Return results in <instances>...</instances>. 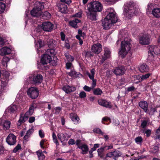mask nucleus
<instances>
[{
	"label": "nucleus",
	"mask_w": 160,
	"mask_h": 160,
	"mask_svg": "<svg viewBox=\"0 0 160 160\" xmlns=\"http://www.w3.org/2000/svg\"><path fill=\"white\" fill-rule=\"evenodd\" d=\"M124 40L121 42V49L119 54L122 58H124L130 50L132 44L130 42L131 39L127 37H124Z\"/></svg>",
	"instance_id": "obj_1"
},
{
	"label": "nucleus",
	"mask_w": 160,
	"mask_h": 160,
	"mask_svg": "<svg viewBox=\"0 0 160 160\" xmlns=\"http://www.w3.org/2000/svg\"><path fill=\"white\" fill-rule=\"evenodd\" d=\"M136 13V10L132 3H130L125 4L123 13L125 17L130 18L132 16L134 15Z\"/></svg>",
	"instance_id": "obj_2"
},
{
	"label": "nucleus",
	"mask_w": 160,
	"mask_h": 160,
	"mask_svg": "<svg viewBox=\"0 0 160 160\" xmlns=\"http://www.w3.org/2000/svg\"><path fill=\"white\" fill-rule=\"evenodd\" d=\"M102 9V4L98 1H93L89 3L88 5V12H100Z\"/></svg>",
	"instance_id": "obj_3"
},
{
	"label": "nucleus",
	"mask_w": 160,
	"mask_h": 160,
	"mask_svg": "<svg viewBox=\"0 0 160 160\" xmlns=\"http://www.w3.org/2000/svg\"><path fill=\"white\" fill-rule=\"evenodd\" d=\"M148 49V59L149 60H153L155 55L160 53V47L155 45H151L149 46Z\"/></svg>",
	"instance_id": "obj_4"
},
{
	"label": "nucleus",
	"mask_w": 160,
	"mask_h": 160,
	"mask_svg": "<svg viewBox=\"0 0 160 160\" xmlns=\"http://www.w3.org/2000/svg\"><path fill=\"white\" fill-rule=\"evenodd\" d=\"M35 4L36 6L31 11V14L33 17H37L41 16V10L43 8V6L42 5L40 2H36Z\"/></svg>",
	"instance_id": "obj_5"
},
{
	"label": "nucleus",
	"mask_w": 160,
	"mask_h": 160,
	"mask_svg": "<svg viewBox=\"0 0 160 160\" xmlns=\"http://www.w3.org/2000/svg\"><path fill=\"white\" fill-rule=\"evenodd\" d=\"M107 12L108 13L106 18L112 21L113 24L116 23L118 21V18L116 12L114 9L110 8L107 9Z\"/></svg>",
	"instance_id": "obj_6"
},
{
	"label": "nucleus",
	"mask_w": 160,
	"mask_h": 160,
	"mask_svg": "<svg viewBox=\"0 0 160 160\" xmlns=\"http://www.w3.org/2000/svg\"><path fill=\"white\" fill-rule=\"evenodd\" d=\"M29 78L32 81V83L36 84L41 83L43 79V76L39 74L31 75L29 76Z\"/></svg>",
	"instance_id": "obj_7"
},
{
	"label": "nucleus",
	"mask_w": 160,
	"mask_h": 160,
	"mask_svg": "<svg viewBox=\"0 0 160 160\" xmlns=\"http://www.w3.org/2000/svg\"><path fill=\"white\" fill-rule=\"evenodd\" d=\"M39 92L37 88L31 87L27 91L28 95L32 99H35L38 96Z\"/></svg>",
	"instance_id": "obj_8"
},
{
	"label": "nucleus",
	"mask_w": 160,
	"mask_h": 160,
	"mask_svg": "<svg viewBox=\"0 0 160 160\" xmlns=\"http://www.w3.org/2000/svg\"><path fill=\"white\" fill-rule=\"evenodd\" d=\"M150 38L148 34H145L142 35L139 38V43L143 45H148L150 43Z\"/></svg>",
	"instance_id": "obj_9"
},
{
	"label": "nucleus",
	"mask_w": 160,
	"mask_h": 160,
	"mask_svg": "<svg viewBox=\"0 0 160 160\" xmlns=\"http://www.w3.org/2000/svg\"><path fill=\"white\" fill-rule=\"evenodd\" d=\"M91 49L92 52L98 54L102 51V45L100 43L94 44L91 47Z\"/></svg>",
	"instance_id": "obj_10"
},
{
	"label": "nucleus",
	"mask_w": 160,
	"mask_h": 160,
	"mask_svg": "<svg viewBox=\"0 0 160 160\" xmlns=\"http://www.w3.org/2000/svg\"><path fill=\"white\" fill-rule=\"evenodd\" d=\"M7 143L10 145H13L16 142V137L12 133H10L6 139Z\"/></svg>",
	"instance_id": "obj_11"
},
{
	"label": "nucleus",
	"mask_w": 160,
	"mask_h": 160,
	"mask_svg": "<svg viewBox=\"0 0 160 160\" xmlns=\"http://www.w3.org/2000/svg\"><path fill=\"white\" fill-rule=\"evenodd\" d=\"M53 25L49 22H45L42 24V27L45 31L50 32L53 29Z\"/></svg>",
	"instance_id": "obj_12"
},
{
	"label": "nucleus",
	"mask_w": 160,
	"mask_h": 160,
	"mask_svg": "<svg viewBox=\"0 0 160 160\" xmlns=\"http://www.w3.org/2000/svg\"><path fill=\"white\" fill-rule=\"evenodd\" d=\"M98 102L100 105L107 108H110L112 107L111 102H108L105 99H99Z\"/></svg>",
	"instance_id": "obj_13"
},
{
	"label": "nucleus",
	"mask_w": 160,
	"mask_h": 160,
	"mask_svg": "<svg viewBox=\"0 0 160 160\" xmlns=\"http://www.w3.org/2000/svg\"><path fill=\"white\" fill-rule=\"evenodd\" d=\"M104 53L102 55V58L101 59L100 62L101 63H103L104 62L109 58L111 56V52L109 49L107 48H105L104 50Z\"/></svg>",
	"instance_id": "obj_14"
},
{
	"label": "nucleus",
	"mask_w": 160,
	"mask_h": 160,
	"mask_svg": "<svg viewBox=\"0 0 160 160\" xmlns=\"http://www.w3.org/2000/svg\"><path fill=\"white\" fill-rule=\"evenodd\" d=\"M95 69L94 68L92 69L90 71L91 73L89 72L87 73L88 75L89 78L92 80V84L91 87L93 89L94 88L96 85V80L94 79V75L95 74Z\"/></svg>",
	"instance_id": "obj_15"
},
{
	"label": "nucleus",
	"mask_w": 160,
	"mask_h": 160,
	"mask_svg": "<svg viewBox=\"0 0 160 160\" xmlns=\"http://www.w3.org/2000/svg\"><path fill=\"white\" fill-rule=\"evenodd\" d=\"M114 24L112 21L107 19L106 18L102 21V25L104 29H108Z\"/></svg>",
	"instance_id": "obj_16"
},
{
	"label": "nucleus",
	"mask_w": 160,
	"mask_h": 160,
	"mask_svg": "<svg viewBox=\"0 0 160 160\" xmlns=\"http://www.w3.org/2000/svg\"><path fill=\"white\" fill-rule=\"evenodd\" d=\"M113 72L117 76L122 75L125 72V69L123 67L121 66L115 68Z\"/></svg>",
	"instance_id": "obj_17"
},
{
	"label": "nucleus",
	"mask_w": 160,
	"mask_h": 160,
	"mask_svg": "<svg viewBox=\"0 0 160 160\" xmlns=\"http://www.w3.org/2000/svg\"><path fill=\"white\" fill-rule=\"evenodd\" d=\"M70 117L72 121L75 124H78L80 122L79 118L75 113H70Z\"/></svg>",
	"instance_id": "obj_18"
},
{
	"label": "nucleus",
	"mask_w": 160,
	"mask_h": 160,
	"mask_svg": "<svg viewBox=\"0 0 160 160\" xmlns=\"http://www.w3.org/2000/svg\"><path fill=\"white\" fill-rule=\"evenodd\" d=\"M51 61L52 58L51 56L48 54H45L42 57L41 62L43 64H47L50 63Z\"/></svg>",
	"instance_id": "obj_19"
},
{
	"label": "nucleus",
	"mask_w": 160,
	"mask_h": 160,
	"mask_svg": "<svg viewBox=\"0 0 160 160\" xmlns=\"http://www.w3.org/2000/svg\"><path fill=\"white\" fill-rule=\"evenodd\" d=\"M78 35L76 36V38L79 40V43L80 45H82L83 44V41L82 39L81 38V37L82 39H84V38L86 37V34L84 32H82V31L79 29L78 31Z\"/></svg>",
	"instance_id": "obj_20"
},
{
	"label": "nucleus",
	"mask_w": 160,
	"mask_h": 160,
	"mask_svg": "<svg viewBox=\"0 0 160 160\" xmlns=\"http://www.w3.org/2000/svg\"><path fill=\"white\" fill-rule=\"evenodd\" d=\"M11 50L10 48L5 47L0 49V55L4 56L9 54L11 53Z\"/></svg>",
	"instance_id": "obj_21"
},
{
	"label": "nucleus",
	"mask_w": 160,
	"mask_h": 160,
	"mask_svg": "<svg viewBox=\"0 0 160 160\" xmlns=\"http://www.w3.org/2000/svg\"><path fill=\"white\" fill-rule=\"evenodd\" d=\"M62 89L66 93H68L75 91L76 90V88L74 87H70L68 85H67L63 87Z\"/></svg>",
	"instance_id": "obj_22"
},
{
	"label": "nucleus",
	"mask_w": 160,
	"mask_h": 160,
	"mask_svg": "<svg viewBox=\"0 0 160 160\" xmlns=\"http://www.w3.org/2000/svg\"><path fill=\"white\" fill-rule=\"evenodd\" d=\"M97 12H88L87 13L88 18L92 21L96 20L97 16Z\"/></svg>",
	"instance_id": "obj_23"
},
{
	"label": "nucleus",
	"mask_w": 160,
	"mask_h": 160,
	"mask_svg": "<svg viewBox=\"0 0 160 160\" xmlns=\"http://www.w3.org/2000/svg\"><path fill=\"white\" fill-rule=\"evenodd\" d=\"M139 105L146 112H148V105L146 102L141 101L139 103Z\"/></svg>",
	"instance_id": "obj_24"
},
{
	"label": "nucleus",
	"mask_w": 160,
	"mask_h": 160,
	"mask_svg": "<svg viewBox=\"0 0 160 160\" xmlns=\"http://www.w3.org/2000/svg\"><path fill=\"white\" fill-rule=\"evenodd\" d=\"M28 116L26 114H21L20 115L19 119L18 121V124L20 125L22 123H23L28 119Z\"/></svg>",
	"instance_id": "obj_25"
},
{
	"label": "nucleus",
	"mask_w": 160,
	"mask_h": 160,
	"mask_svg": "<svg viewBox=\"0 0 160 160\" xmlns=\"http://www.w3.org/2000/svg\"><path fill=\"white\" fill-rule=\"evenodd\" d=\"M57 136L58 139L61 142L64 141H67L69 137H67L64 134L60 132L58 134Z\"/></svg>",
	"instance_id": "obj_26"
},
{
	"label": "nucleus",
	"mask_w": 160,
	"mask_h": 160,
	"mask_svg": "<svg viewBox=\"0 0 160 160\" xmlns=\"http://www.w3.org/2000/svg\"><path fill=\"white\" fill-rule=\"evenodd\" d=\"M78 148L81 149L82 152L81 153L82 154L87 153L88 150V146L86 144H82L81 146H78Z\"/></svg>",
	"instance_id": "obj_27"
},
{
	"label": "nucleus",
	"mask_w": 160,
	"mask_h": 160,
	"mask_svg": "<svg viewBox=\"0 0 160 160\" xmlns=\"http://www.w3.org/2000/svg\"><path fill=\"white\" fill-rule=\"evenodd\" d=\"M152 15L156 18L160 17V8H156L152 11Z\"/></svg>",
	"instance_id": "obj_28"
},
{
	"label": "nucleus",
	"mask_w": 160,
	"mask_h": 160,
	"mask_svg": "<svg viewBox=\"0 0 160 160\" xmlns=\"http://www.w3.org/2000/svg\"><path fill=\"white\" fill-rule=\"evenodd\" d=\"M59 11L62 13H65L67 12V7L65 5L59 4L58 5Z\"/></svg>",
	"instance_id": "obj_29"
},
{
	"label": "nucleus",
	"mask_w": 160,
	"mask_h": 160,
	"mask_svg": "<svg viewBox=\"0 0 160 160\" xmlns=\"http://www.w3.org/2000/svg\"><path fill=\"white\" fill-rule=\"evenodd\" d=\"M47 42L48 45V46L50 48H53L56 46L55 41L52 39H48Z\"/></svg>",
	"instance_id": "obj_30"
},
{
	"label": "nucleus",
	"mask_w": 160,
	"mask_h": 160,
	"mask_svg": "<svg viewBox=\"0 0 160 160\" xmlns=\"http://www.w3.org/2000/svg\"><path fill=\"white\" fill-rule=\"evenodd\" d=\"M11 122L9 121H2V126L3 127V128L4 130L8 129L10 127Z\"/></svg>",
	"instance_id": "obj_31"
},
{
	"label": "nucleus",
	"mask_w": 160,
	"mask_h": 160,
	"mask_svg": "<svg viewBox=\"0 0 160 160\" xmlns=\"http://www.w3.org/2000/svg\"><path fill=\"white\" fill-rule=\"evenodd\" d=\"M150 75L151 74L150 73H147V74L142 75L141 77L140 78V77L138 76H136V77L137 78H139L138 82H140L150 77Z\"/></svg>",
	"instance_id": "obj_32"
},
{
	"label": "nucleus",
	"mask_w": 160,
	"mask_h": 160,
	"mask_svg": "<svg viewBox=\"0 0 160 160\" xmlns=\"http://www.w3.org/2000/svg\"><path fill=\"white\" fill-rule=\"evenodd\" d=\"M36 108V107L34 104L31 105L29 107V109L28 111H27L25 114L28 116V115H32L33 113L34 109Z\"/></svg>",
	"instance_id": "obj_33"
},
{
	"label": "nucleus",
	"mask_w": 160,
	"mask_h": 160,
	"mask_svg": "<svg viewBox=\"0 0 160 160\" xmlns=\"http://www.w3.org/2000/svg\"><path fill=\"white\" fill-rule=\"evenodd\" d=\"M80 21L78 19H76L74 20L70 21L69 24L72 27L77 28L78 27L77 24Z\"/></svg>",
	"instance_id": "obj_34"
},
{
	"label": "nucleus",
	"mask_w": 160,
	"mask_h": 160,
	"mask_svg": "<svg viewBox=\"0 0 160 160\" xmlns=\"http://www.w3.org/2000/svg\"><path fill=\"white\" fill-rule=\"evenodd\" d=\"M139 69L141 72H145L148 71V68L146 64H142L139 67Z\"/></svg>",
	"instance_id": "obj_35"
},
{
	"label": "nucleus",
	"mask_w": 160,
	"mask_h": 160,
	"mask_svg": "<svg viewBox=\"0 0 160 160\" xmlns=\"http://www.w3.org/2000/svg\"><path fill=\"white\" fill-rule=\"evenodd\" d=\"M41 16H42L43 19H48L50 18V14L48 12L46 11L43 12H41Z\"/></svg>",
	"instance_id": "obj_36"
},
{
	"label": "nucleus",
	"mask_w": 160,
	"mask_h": 160,
	"mask_svg": "<svg viewBox=\"0 0 160 160\" xmlns=\"http://www.w3.org/2000/svg\"><path fill=\"white\" fill-rule=\"evenodd\" d=\"M8 112L11 113H13L17 110V107L14 105H12L8 108Z\"/></svg>",
	"instance_id": "obj_37"
},
{
	"label": "nucleus",
	"mask_w": 160,
	"mask_h": 160,
	"mask_svg": "<svg viewBox=\"0 0 160 160\" xmlns=\"http://www.w3.org/2000/svg\"><path fill=\"white\" fill-rule=\"evenodd\" d=\"M39 159L43 160L45 158V156L42 150H39L36 152Z\"/></svg>",
	"instance_id": "obj_38"
},
{
	"label": "nucleus",
	"mask_w": 160,
	"mask_h": 160,
	"mask_svg": "<svg viewBox=\"0 0 160 160\" xmlns=\"http://www.w3.org/2000/svg\"><path fill=\"white\" fill-rule=\"evenodd\" d=\"M158 147L157 146H152L150 148V151L153 153H156L158 151Z\"/></svg>",
	"instance_id": "obj_39"
},
{
	"label": "nucleus",
	"mask_w": 160,
	"mask_h": 160,
	"mask_svg": "<svg viewBox=\"0 0 160 160\" xmlns=\"http://www.w3.org/2000/svg\"><path fill=\"white\" fill-rule=\"evenodd\" d=\"M135 141L138 144L141 145L143 142V139L141 136H138L135 138Z\"/></svg>",
	"instance_id": "obj_40"
},
{
	"label": "nucleus",
	"mask_w": 160,
	"mask_h": 160,
	"mask_svg": "<svg viewBox=\"0 0 160 160\" xmlns=\"http://www.w3.org/2000/svg\"><path fill=\"white\" fill-rule=\"evenodd\" d=\"M9 59L7 57H4L2 61V63L4 66L7 67V63L9 61Z\"/></svg>",
	"instance_id": "obj_41"
},
{
	"label": "nucleus",
	"mask_w": 160,
	"mask_h": 160,
	"mask_svg": "<svg viewBox=\"0 0 160 160\" xmlns=\"http://www.w3.org/2000/svg\"><path fill=\"white\" fill-rule=\"evenodd\" d=\"M112 152L113 158L115 160L118 157L121 155L120 152L118 151H116Z\"/></svg>",
	"instance_id": "obj_42"
},
{
	"label": "nucleus",
	"mask_w": 160,
	"mask_h": 160,
	"mask_svg": "<svg viewBox=\"0 0 160 160\" xmlns=\"http://www.w3.org/2000/svg\"><path fill=\"white\" fill-rule=\"evenodd\" d=\"M67 74L73 78H77L78 77V74L75 71L73 70L71 71L70 72L67 73Z\"/></svg>",
	"instance_id": "obj_43"
},
{
	"label": "nucleus",
	"mask_w": 160,
	"mask_h": 160,
	"mask_svg": "<svg viewBox=\"0 0 160 160\" xmlns=\"http://www.w3.org/2000/svg\"><path fill=\"white\" fill-rule=\"evenodd\" d=\"M52 138L53 142L56 144V146L57 147L59 145V143L57 136L54 132L52 133Z\"/></svg>",
	"instance_id": "obj_44"
},
{
	"label": "nucleus",
	"mask_w": 160,
	"mask_h": 160,
	"mask_svg": "<svg viewBox=\"0 0 160 160\" xmlns=\"http://www.w3.org/2000/svg\"><path fill=\"white\" fill-rule=\"evenodd\" d=\"M32 132L33 130L32 129H29L28 130L26 134L24 137V139L25 140H27L28 138L29 137L30 135L32 133Z\"/></svg>",
	"instance_id": "obj_45"
},
{
	"label": "nucleus",
	"mask_w": 160,
	"mask_h": 160,
	"mask_svg": "<svg viewBox=\"0 0 160 160\" xmlns=\"http://www.w3.org/2000/svg\"><path fill=\"white\" fill-rule=\"evenodd\" d=\"M102 92V91L99 88H97L93 90V93L95 95H101Z\"/></svg>",
	"instance_id": "obj_46"
},
{
	"label": "nucleus",
	"mask_w": 160,
	"mask_h": 160,
	"mask_svg": "<svg viewBox=\"0 0 160 160\" xmlns=\"http://www.w3.org/2000/svg\"><path fill=\"white\" fill-rule=\"evenodd\" d=\"M65 55L68 62H72L74 60V58L70 55L68 53H65Z\"/></svg>",
	"instance_id": "obj_47"
},
{
	"label": "nucleus",
	"mask_w": 160,
	"mask_h": 160,
	"mask_svg": "<svg viewBox=\"0 0 160 160\" xmlns=\"http://www.w3.org/2000/svg\"><path fill=\"white\" fill-rule=\"evenodd\" d=\"M5 5L2 2H0V14L3 13L5 8Z\"/></svg>",
	"instance_id": "obj_48"
},
{
	"label": "nucleus",
	"mask_w": 160,
	"mask_h": 160,
	"mask_svg": "<svg viewBox=\"0 0 160 160\" xmlns=\"http://www.w3.org/2000/svg\"><path fill=\"white\" fill-rule=\"evenodd\" d=\"M47 54L48 55L50 53L51 55H54L55 54V50L54 49H53V48H50L47 50Z\"/></svg>",
	"instance_id": "obj_49"
},
{
	"label": "nucleus",
	"mask_w": 160,
	"mask_h": 160,
	"mask_svg": "<svg viewBox=\"0 0 160 160\" xmlns=\"http://www.w3.org/2000/svg\"><path fill=\"white\" fill-rule=\"evenodd\" d=\"M36 45L38 47L41 48L44 46V43L41 39H39Z\"/></svg>",
	"instance_id": "obj_50"
},
{
	"label": "nucleus",
	"mask_w": 160,
	"mask_h": 160,
	"mask_svg": "<svg viewBox=\"0 0 160 160\" xmlns=\"http://www.w3.org/2000/svg\"><path fill=\"white\" fill-rule=\"evenodd\" d=\"M21 149V145L19 144H18L17 146L14 148L13 150V152L14 153H16L20 149Z\"/></svg>",
	"instance_id": "obj_51"
},
{
	"label": "nucleus",
	"mask_w": 160,
	"mask_h": 160,
	"mask_svg": "<svg viewBox=\"0 0 160 160\" xmlns=\"http://www.w3.org/2000/svg\"><path fill=\"white\" fill-rule=\"evenodd\" d=\"M79 96L81 98H85L86 97V93L84 91H82L79 93Z\"/></svg>",
	"instance_id": "obj_52"
},
{
	"label": "nucleus",
	"mask_w": 160,
	"mask_h": 160,
	"mask_svg": "<svg viewBox=\"0 0 160 160\" xmlns=\"http://www.w3.org/2000/svg\"><path fill=\"white\" fill-rule=\"evenodd\" d=\"M93 131L96 133L101 134V135H103V132L101 130L98 128H95L93 129Z\"/></svg>",
	"instance_id": "obj_53"
},
{
	"label": "nucleus",
	"mask_w": 160,
	"mask_h": 160,
	"mask_svg": "<svg viewBox=\"0 0 160 160\" xmlns=\"http://www.w3.org/2000/svg\"><path fill=\"white\" fill-rule=\"evenodd\" d=\"M83 89L85 91L88 92L91 91L92 89H93V88L92 87H89L85 85L83 87Z\"/></svg>",
	"instance_id": "obj_54"
},
{
	"label": "nucleus",
	"mask_w": 160,
	"mask_h": 160,
	"mask_svg": "<svg viewBox=\"0 0 160 160\" xmlns=\"http://www.w3.org/2000/svg\"><path fill=\"white\" fill-rule=\"evenodd\" d=\"M147 122L145 121H143L141 124V126L142 128H144L147 126Z\"/></svg>",
	"instance_id": "obj_55"
},
{
	"label": "nucleus",
	"mask_w": 160,
	"mask_h": 160,
	"mask_svg": "<svg viewBox=\"0 0 160 160\" xmlns=\"http://www.w3.org/2000/svg\"><path fill=\"white\" fill-rule=\"evenodd\" d=\"M144 132L146 134L147 136L148 137L151 134V131L150 129H147Z\"/></svg>",
	"instance_id": "obj_56"
},
{
	"label": "nucleus",
	"mask_w": 160,
	"mask_h": 160,
	"mask_svg": "<svg viewBox=\"0 0 160 160\" xmlns=\"http://www.w3.org/2000/svg\"><path fill=\"white\" fill-rule=\"evenodd\" d=\"M106 148V146H105L103 148H101L99 149H98L97 150L98 153H102V152H103L104 151V149H105Z\"/></svg>",
	"instance_id": "obj_57"
},
{
	"label": "nucleus",
	"mask_w": 160,
	"mask_h": 160,
	"mask_svg": "<svg viewBox=\"0 0 160 160\" xmlns=\"http://www.w3.org/2000/svg\"><path fill=\"white\" fill-rule=\"evenodd\" d=\"M39 134L40 137L41 138H43L44 136V133L42 130H40L39 131Z\"/></svg>",
	"instance_id": "obj_58"
},
{
	"label": "nucleus",
	"mask_w": 160,
	"mask_h": 160,
	"mask_svg": "<svg viewBox=\"0 0 160 160\" xmlns=\"http://www.w3.org/2000/svg\"><path fill=\"white\" fill-rule=\"evenodd\" d=\"M61 2L69 4L71 2V0H60Z\"/></svg>",
	"instance_id": "obj_59"
},
{
	"label": "nucleus",
	"mask_w": 160,
	"mask_h": 160,
	"mask_svg": "<svg viewBox=\"0 0 160 160\" xmlns=\"http://www.w3.org/2000/svg\"><path fill=\"white\" fill-rule=\"evenodd\" d=\"M35 120V117H31L30 118L29 120V122L30 123H32L34 122Z\"/></svg>",
	"instance_id": "obj_60"
},
{
	"label": "nucleus",
	"mask_w": 160,
	"mask_h": 160,
	"mask_svg": "<svg viewBox=\"0 0 160 160\" xmlns=\"http://www.w3.org/2000/svg\"><path fill=\"white\" fill-rule=\"evenodd\" d=\"M68 143L69 144L73 145L75 143V141L73 139H71L69 140Z\"/></svg>",
	"instance_id": "obj_61"
},
{
	"label": "nucleus",
	"mask_w": 160,
	"mask_h": 160,
	"mask_svg": "<svg viewBox=\"0 0 160 160\" xmlns=\"http://www.w3.org/2000/svg\"><path fill=\"white\" fill-rule=\"evenodd\" d=\"M106 157H109V158H113V156H112V152H109L106 154Z\"/></svg>",
	"instance_id": "obj_62"
},
{
	"label": "nucleus",
	"mask_w": 160,
	"mask_h": 160,
	"mask_svg": "<svg viewBox=\"0 0 160 160\" xmlns=\"http://www.w3.org/2000/svg\"><path fill=\"white\" fill-rule=\"evenodd\" d=\"M86 56L88 57H90L91 56H92L93 55L90 52L88 51L86 52Z\"/></svg>",
	"instance_id": "obj_63"
},
{
	"label": "nucleus",
	"mask_w": 160,
	"mask_h": 160,
	"mask_svg": "<svg viewBox=\"0 0 160 160\" xmlns=\"http://www.w3.org/2000/svg\"><path fill=\"white\" fill-rule=\"evenodd\" d=\"M72 63L71 62H67L66 64V67L67 69H69L71 67Z\"/></svg>",
	"instance_id": "obj_64"
}]
</instances>
